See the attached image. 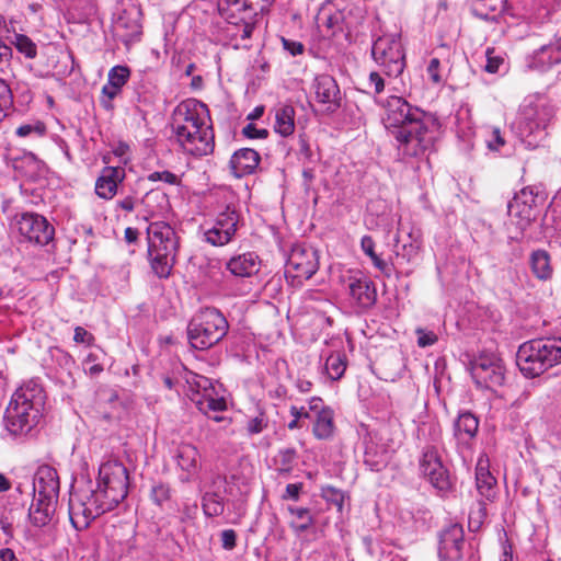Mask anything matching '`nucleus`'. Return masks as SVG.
Segmentation results:
<instances>
[{
    "instance_id": "36",
    "label": "nucleus",
    "mask_w": 561,
    "mask_h": 561,
    "mask_svg": "<svg viewBox=\"0 0 561 561\" xmlns=\"http://www.w3.org/2000/svg\"><path fill=\"white\" fill-rule=\"evenodd\" d=\"M324 369L331 380L341 379L346 369L345 354L342 352L331 353L325 359Z\"/></svg>"
},
{
    "instance_id": "38",
    "label": "nucleus",
    "mask_w": 561,
    "mask_h": 561,
    "mask_svg": "<svg viewBox=\"0 0 561 561\" xmlns=\"http://www.w3.org/2000/svg\"><path fill=\"white\" fill-rule=\"evenodd\" d=\"M202 507L206 516H219L225 510L224 499L216 492H206L203 496Z\"/></svg>"
},
{
    "instance_id": "10",
    "label": "nucleus",
    "mask_w": 561,
    "mask_h": 561,
    "mask_svg": "<svg viewBox=\"0 0 561 561\" xmlns=\"http://www.w3.org/2000/svg\"><path fill=\"white\" fill-rule=\"evenodd\" d=\"M186 383L191 391L190 398L197 409L214 421L220 422L222 417L216 414L211 415V413L222 412L227 409L222 385L194 373L187 374Z\"/></svg>"
},
{
    "instance_id": "24",
    "label": "nucleus",
    "mask_w": 561,
    "mask_h": 561,
    "mask_svg": "<svg viewBox=\"0 0 561 561\" xmlns=\"http://www.w3.org/2000/svg\"><path fill=\"white\" fill-rule=\"evenodd\" d=\"M225 266L232 276L249 278L260 271L261 260L254 252H244L231 256L226 261Z\"/></svg>"
},
{
    "instance_id": "30",
    "label": "nucleus",
    "mask_w": 561,
    "mask_h": 561,
    "mask_svg": "<svg viewBox=\"0 0 561 561\" xmlns=\"http://www.w3.org/2000/svg\"><path fill=\"white\" fill-rule=\"evenodd\" d=\"M508 215L512 222L515 224L523 232L535 220L537 210H534V208H530L527 205L511 201L508 203Z\"/></svg>"
},
{
    "instance_id": "7",
    "label": "nucleus",
    "mask_w": 561,
    "mask_h": 561,
    "mask_svg": "<svg viewBox=\"0 0 561 561\" xmlns=\"http://www.w3.org/2000/svg\"><path fill=\"white\" fill-rule=\"evenodd\" d=\"M516 364L528 378L537 377L549 368L561 364V336L530 340L522 344L516 354Z\"/></svg>"
},
{
    "instance_id": "54",
    "label": "nucleus",
    "mask_w": 561,
    "mask_h": 561,
    "mask_svg": "<svg viewBox=\"0 0 561 561\" xmlns=\"http://www.w3.org/2000/svg\"><path fill=\"white\" fill-rule=\"evenodd\" d=\"M84 370L90 376H96L103 371V366L96 363V357L93 354H89L83 362Z\"/></svg>"
},
{
    "instance_id": "21",
    "label": "nucleus",
    "mask_w": 561,
    "mask_h": 561,
    "mask_svg": "<svg viewBox=\"0 0 561 561\" xmlns=\"http://www.w3.org/2000/svg\"><path fill=\"white\" fill-rule=\"evenodd\" d=\"M479 428V420L469 411L459 413L454 422V437L459 451L469 449Z\"/></svg>"
},
{
    "instance_id": "44",
    "label": "nucleus",
    "mask_w": 561,
    "mask_h": 561,
    "mask_svg": "<svg viewBox=\"0 0 561 561\" xmlns=\"http://www.w3.org/2000/svg\"><path fill=\"white\" fill-rule=\"evenodd\" d=\"M13 106V94L10 85L0 79V113L7 116Z\"/></svg>"
},
{
    "instance_id": "51",
    "label": "nucleus",
    "mask_w": 561,
    "mask_h": 561,
    "mask_svg": "<svg viewBox=\"0 0 561 561\" xmlns=\"http://www.w3.org/2000/svg\"><path fill=\"white\" fill-rule=\"evenodd\" d=\"M267 426V420L263 414H260L259 416H255L253 419H250L248 421V432L250 434H259L263 432V430Z\"/></svg>"
},
{
    "instance_id": "42",
    "label": "nucleus",
    "mask_w": 561,
    "mask_h": 561,
    "mask_svg": "<svg viewBox=\"0 0 561 561\" xmlns=\"http://www.w3.org/2000/svg\"><path fill=\"white\" fill-rule=\"evenodd\" d=\"M130 77V70L126 66H115L110 69L107 82L119 90L127 83Z\"/></svg>"
},
{
    "instance_id": "59",
    "label": "nucleus",
    "mask_w": 561,
    "mask_h": 561,
    "mask_svg": "<svg viewBox=\"0 0 561 561\" xmlns=\"http://www.w3.org/2000/svg\"><path fill=\"white\" fill-rule=\"evenodd\" d=\"M503 58L501 57H493L491 56V51L488 50L486 53V64L484 66V69L490 73H495L499 71L500 66L503 64Z\"/></svg>"
},
{
    "instance_id": "33",
    "label": "nucleus",
    "mask_w": 561,
    "mask_h": 561,
    "mask_svg": "<svg viewBox=\"0 0 561 561\" xmlns=\"http://www.w3.org/2000/svg\"><path fill=\"white\" fill-rule=\"evenodd\" d=\"M218 9L220 14L233 24L243 21L248 16L245 13L249 11L245 0H219Z\"/></svg>"
},
{
    "instance_id": "20",
    "label": "nucleus",
    "mask_w": 561,
    "mask_h": 561,
    "mask_svg": "<svg viewBox=\"0 0 561 561\" xmlns=\"http://www.w3.org/2000/svg\"><path fill=\"white\" fill-rule=\"evenodd\" d=\"M463 529L458 524L447 527L440 535L438 553L442 561H458L462 558Z\"/></svg>"
},
{
    "instance_id": "19",
    "label": "nucleus",
    "mask_w": 561,
    "mask_h": 561,
    "mask_svg": "<svg viewBox=\"0 0 561 561\" xmlns=\"http://www.w3.org/2000/svg\"><path fill=\"white\" fill-rule=\"evenodd\" d=\"M309 410L313 412L312 433L314 437L321 440L330 439L335 430L333 410L327 407L319 397L309 400Z\"/></svg>"
},
{
    "instance_id": "12",
    "label": "nucleus",
    "mask_w": 561,
    "mask_h": 561,
    "mask_svg": "<svg viewBox=\"0 0 561 561\" xmlns=\"http://www.w3.org/2000/svg\"><path fill=\"white\" fill-rule=\"evenodd\" d=\"M319 268L318 253L312 247L295 244L287 257L285 278L291 287H300Z\"/></svg>"
},
{
    "instance_id": "48",
    "label": "nucleus",
    "mask_w": 561,
    "mask_h": 561,
    "mask_svg": "<svg viewBox=\"0 0 561 561\" xmlns=\"http://www.w3.org/2000/svg\"><path fill=\"white\" fill-rule=\"evenodd\" d=\"M148 180L150 182H162L169 185H179L181 182L176 174L168 170L154 171L148 175Z\"/></svg>"
},
{
    "instance_id": "63",
    "label": "nucleus",
    "mask_w": 561,
    "mask_h": 561,
    "mask_svg": "<svg viewBox=\"0 0 561 561\" xmlns=\"http://www.w3.org/2000/svg\"><path fill=\"white\" fill-rule=\"evenodd\" d=\"M284 48L288 50L293 56L300 55L304 51V45L299 42H291L283 38Z\"/></svg>"
},
{
    "instance_id": "35",
    "label": "nucleus",
    "mask_w": 561,
    "mask_h": 561,
    "mask_svg": "<svg viewBox=\"0 0 561 561\" xmlns=\"http://www.w3.org/2000/svg\"><path fill=\"white\" fill-rule=\"evenodd\" d=\"M376 243L370 236H364L360 240L362 251L371 260L373 265L385 276L390 277L391 266L383 261L375 251Z\"/></svg>"
},
{
    "instance_id": "31",
    "label": "nucleus",
    "mask_w": 561,
    "mask_h": 561,
    "mask_svg": "<svg viewBox=\"0 0 561 561\" xmlns=\"http://www.w3.org/2000/svg\"><path fill=\"white\" fill-rule=\"evenodd\" d=\"M506 0H472V13L486 21L495 20L499 13L504 9Z\"/></svg>"
},
{
    "instance_id": "6",
    "label": "nucleus",
    "mask_w": 561,
    "mask_h": 561,
    "mask_svg": "<svg viewBox=\"0 0 561 561\" xmlns=\"http://www.w3.org/2000/svg\"><path fill=\"white\" fill-rule=\"evenodd\" d=\"M59 477L55 468L43 465L33 478V501L28 511L31 523L44 527L53 518L59 495Z\"/></svg>"
},
{
    "instance_id": "49",
    "label": "nucleus",
    "mask_w": 561,
    "mask_h": 561,
    "mask_svg": "<svg viewBox=\"0 0 561 561\" xmlns=\"http://www.w3.org/2000/svg\"><path fill=\"white\" fill-rule=\"evenodd\" d=\"M415 334L417 335V345L420 347H427L434 345L438 337L433 331H427L423 328H416Z\"/></svg>"
},
{
    "instance_id": "60",
    "label": "nucleus",
    "mask_w": 561,
    "mask_h": 561,
    "mask_svg": "<svg viewBox=\"0 0 561 561\" xmlns=\"http://www.w3.org/2000/svg\"><path fill=\"white\" fill-rule=\"evenodd\" d=\"M302 489L301 483H289L286 486L285 494L283 495L284 500L290 499L297 501L299 499L300 491Z\"/></svg>"
},
{
    "instance_id": "5",
    "label": "nucleus",
    "mask_w": 561,
    "mask_h": 561,
    "mask_svg": "<svg viewBox=\"0 0 561 561\" xmlns=\"http://www.w3.org/2000/svg\"><path fill=\"white\" fill-rule=\"evenodd\" d=\"M553 116L554 108L545 98H527L512 123V130L527 149H535L546 138V129Z\"/></svg>"
},
{
    "instance_id": "4",
    "label": "nucleus",
    "mask_w": 561,
    "mask_h": 561,
    "mask_svg": "<svg viewBox=\"0 0 561 561\" xmlns=\"http://www.w3.org/2000/svg\"><path fill=\"white\" fill-rule=\"evenodd\" d=\"M44 399V390L36 380H28L15 390L3 417L10 435L23 436L36 426L42 416Z\"/></svg>"
},
{
    "instance_id": "22",
    "label": "nucleus",
    "mask_w": 561,
    "mask_h": 561,
    "mask_svg": "<svg viewBox=\"0 0 561 561\" xmlns=\"http://www.w3.org/2000/svg\"><path fill=\"white\" fill-rule=\"evenodd\" d=\"M316 100L325 105L327 111L334 112L340 107V89L336 81L329 75L316 78L313 83Z\"/></svg>"
},
{
    "instance_id": "8",
    "label": "nucleus",
    "mask_w": 561,
    "mask_h": 561,
    "mask_svg": "<svg viewBox=\"0 0 561 561\" xmlns=\"http://www.w3.org/2000/svg\"><path fill=\"white\" fill-rule=\"evenodd\" d=\"M147 238L152 271L160 278L169 277L179 249V238L174 229L164 221L151 222L147 227Z\"/></svg>"
},
{
    "instance_id": "14",
    "label": "nucleus",
    "mask_w": 561,
    "mask_h": 561,
    "mask_svg": "<svg viewBox=\"0 0 561 561\" xmlns=\"http://www.w3.org/2000/svg\"><path fill=\"white\" fill-rule=\"evenodd\" d=\"M20 234L31 243L44 247L54 240L55 228L46 217L36 213H23L16 217Z\"/></svg>"
},
{
    "instance_id": "37",
    "label": "nucleus",
    "mask_w": 561,
    "mask_h": 561,
    "mask_svg": "<svg viewBox=\"0 0 561 561\" xmlns=\"http://www.w3.org/2000/svg\"><path fill=\"white\" fill-rule=\"evenodd\" d=\"M288 512L294 517L290 527L298 535L306 531L313 524V517L308 508L288 506Z\"/></svg>"
},
{
    "instance_id": "27",
    "label": "nucleus",
    "mask_w": 561,
    "mask_h": 561,
    "mask_svg": "<svg viewBox=\"0 0 561 561\" xmlns=\"http://www.w3.org/2000/svg\"><path fill=\"white\" fill-rule=\"evenodd\" d=\"M295 108L287 103H279L274 107V130L282 137H288L295 131Z\"/></svg>"
},
{
    "instance_id": "58",
    "label": "nucleus",
    "mask_w": 561,
    "mask_h": 561,
    "mask_svg": "<svg viewBox=\"0 0 561 561\" xmlns=\"http://www.w3.org/2000/svg\"><path fill=\"white\" fill-rule=\"evenodd\" d=\"M439 64L440 62L437 58H433L427 66V75L434 83H439L442 81V77L439 75Z\"/></svg>"
},
{
    "instance_id": "52",
    "label": "nucleus",
    "mask_w": 561,
    "mask_h": 561,
    "mask_svg": "<svg viewBox=\"0 0 561 561\" xmlns=\"http://www.w3.org/2000/svg\"><path fill=\"white\" fill-rule=\"evenodd\" d=\"M368 87L374 90L376 94H380L385 90V80L377 71H371L368 76Z\"/></svg>"
},
{
    "instance_id": "57",
    "label": "nucleus",
    "mask_w": 561,
    "mask_h": 561,
    "mask_svg": "<svg viewBox=\"0 0 561 561\" xmlns=\"http://www.w3.org/2000/svg\"><path fill=\"white\" fill-rule=\"evenodd\" d=\"M486 142H488V148L490 150L497 151V150H500L501 147L504 146L505 140L502 137L500 129L499 128H494L492 130L491 138L488 139Z\"/></svg>"
},
{
    "instance_id": "50",
    "label": "nucleus",
    "mask_w": 561,
    "mask_h": 561,
    "mask_svg": "<svg viewBox=\"0 0 561 561\" xmlns=\"http://www.w3.org/2000/svg\"><path fill=\"white\" fill-rule=\"evenodd\" d=\"M12 55L13 53L11 46L7 45L0 37V72H5V70L10 67Z\"/></svg>"
},
{
    "instance_id": "26",
    "label": "nucleus",
    "mask_w": 561,
    "mask_h": 561,
    "mask_svg": "<svg viewBox=\"0 0 561 561\" xmlns=\"http://www.w3.org/2000/svg\"><path fill=\"white\" fill-rule=\"evenodd\" d=\"M125 171L122 168L106 167L102 170L95 183V193L104 199H111L117 190V184L124 179Z\"/></svg>"
},
{
    "instance_id": "17",
    "label": "nucleus",
    "mask_w": 561,
    "mask_h": 561,
    "mask_svg": "<svg viewBox=\"0 0 561 561\" xmlns=\"http://www.w3.org/2000/svg\"><path fill=\"white\" fill-rule=\"evenodd\" d=\"M526 65L529 69L539 72H547L554 70L561 72V35H556L554 38L547 45L541 46L535 50L526 59Z\"/></svg>"
},
{
    "instance_id": "55",
    "label": "nucleus",
    "mask_w": 561,
    "mask_h": 561,
    "mask_svg": "<svg viewBox=\"0 0 561 561\" xmlns=\"http://www.w3.org/2000/svg\"><path fill=\"white\" fill-rule=\"evenodd\" d=\"M243 135L251 139H264L268 135V130L265 128H256L253 124H248L243 127Z\"/></svg>"
},
{
    "instance_id": "32",
    "label": "nucleus",
    "mask_w": 561,
    "mask_h": 561,
    "mask_svg": "<svg viewBox=\"0 0 561 561\" xmlns=\"http://www.w3.org/2000/svg\"><path fill=\"white\" fill-rule=\"evenodd\" d=\"M199 453L192 444H182L178 447L175 459L179 467L187 473H193L197 470Z\"/></svg>"
},
{
    "instance_id": "1",
    "label": "nucleus",
    "mask_w": 561,
    "mask_h": 561,
    "mask_svg": "<svg viewBox=\"0 0 561 561\" xmlns=\"http://www.w3.org/2000/svg\"><path fill=\"white\" fill-rule=\"evenodd\" d=\"M129 477L117 460L103 462L99 468L95 488L90 480L72 486L69 497V518L77 530H83L102 514L114 510L128 493Z\"/></svg>"
},
{
    "instance_id": "47",
    "label": "nucleus",
    "mask_w": 561,
    "mask_h": 561,
    "mask_svg": "<svg viewBox=\"0 0 561 561\" xmlns=\"http://www.w3.org/2000/svg\"><path fill=\"white\" fill-rule=\"evenodd\" d=\"M485 517H486L485 504H484V502L479 501L478 505H477V510L471 511L469 514V527L472 530L479 529Z\"/></svg>"
},
{
    "instance_id": "18",
    "label": "nucleus",
    "mask_w": 561,
    "mask_h": 561,
    "mask_svg": "<svg viewBox=\"0 0 561 561\" xmlns=\"http://www.w3.org/2000/svg\"><path fill=\"white\" fill-rule=\"evenodd\" d=\"M364 463L375 472L387 467L391 458V448L378 432H369L364 439Z\"/></svg>"
},
{
    "instance_id": "25",
    "label": "nucleus",
    "mask_w": 561,
    "mask_h": 561,
    "mask_svg": "<svg viewBox=\"0 0 561 561\" xmlns=\"http://www.w3.org/2000/svg\"><path fill=\"white\" fill-rule=\"evenodd\" d=\"M260 161L261 157L257 151L251 148H242L231 156L229 163L233 175L241 178L252 174L259 167Z\"/></svg>"
},
{
    "instance_id": "53",
    "label": "nucleus",
    "mask_w": 561,
    "mask_h": 561,
    "mask_svg": "<svg viewBox=\"0 0 561 561\" xmlns=\"http://www.w3.org/2000/svg\"><path fill=\"white\" fill-rule=\"evenodd\" d=\"M220 540L225 550H232L236 547L237 534L233 529H225L220 534Z\"/></svg>"
},
{
    "instance_id": "3",
    "label": "nucleus",
    "mask_w": 561,
    "mask_h": 561,
    "mask_svg": "<svg viewBox=\"0 0 561 561\" xmlns=\"http://www.w3.org/2000/svg\"><path fill=\"white\" fill-rule=\"evenodd\" d=\"M172 129L185 152L196 157L213 152L214 134L205 104L196 100L181 102L173 112Z\"/></svg>"
},
{
    "instance_id": "43",
    "label": "nucleus",
    "mask_w": 561,
    "mask_h": 561,
    "mask_svg": "<svg viewBox=\"0 0 561 561\" xmlns=\"http://www.w3.org/2000/svg\"><path fill=\"white\" fill-rule=\"evenodd\" d=\"M46 133V126L42 122H33L19 126L15 130V135L25 138L28 136L43 137Z\"/></svg>"
},
{
    "instance_id": "39",
    "label": "nucleus",
    "mask_w": 561,
    "mask_h": 561,
    "mask_svg": "<svg viewBox=\"0 0 561 561\" xmlns=\"http://www.w3.org/2000/svg\"><path fill=\"white\" fill-rule=\"evenodd\" d=\"M11 44L19 53L23 54L28 59H33L37 56L36 44L24 34H14Z\"/></svg>"
},
{
    "instance_id": "56",
    "label": "nucleus",
    "mask_w": 561,
    "mask_h": 561,
    "mask_svg": "<svg viewBox=\"0 0 561 561\" xmlns=\"http://www.w3.org/2000/svg\"><path fill=\"white\" fill-rule=\"evenodd\" d=\"M73 341L79 344L91 345L94 336L82 327L75 328Z\"/></svg>"
},
{
    "instance_id": "11",
    "label": "nucleus",
    "mask_w": 561,
    "mask_h": 561,
    "mask_svg": "<svg viewBox=\"0 0 561 561\" xmlns=\"http://www.w3.org/2000/svg\"><path fill=\"white\" fill-rule=\"evenodd\" d=\"M371 56L388 77H398L405 68V55L399 35L379 36L373 44Z\"/></svg>"
},
{
    "instance_id": "13",
    "label": "nucleus",
    "mask_w": 561,
    "mask_h": 561,
    "mask_svg": "<svg viewBox=\"0 0 561 561\" xmlns=\"http://www.w3.org/2000/svg\"><path fill=\"white\" fill-rule=\"evenodd\" d=\"M471 377L477 387L494 389L504 382V366L495 355L482 354L471 362Z\"/></svg>"
},
{
    "instance_id": "62",
    "label": "nucleus",
    "mask_w": 561,
    "mask_h": 561,
    "mask_svg": "<svg viewBox=\"0 0 561 561\" xmlns=\"http://www.w3.org/2000/svg\"><path fill=\"white\" fill-rule=\"evenodd\" d=\"M290 414L294 417L298 419L299 421H300V419H309V420L313 419V412H311L309 410V408L306 409L305 407L298 408V407L293 405L290 408Z\"/></svg>"
},
{
    "instance_id": "28",
    "label": "nucleus",
    "mask_w": 561,
    "mask_h": 561,
    "mask_svg": "<svg viewBox=\"0 0 561 561\" xmlns=\"http://www.w3.org/2000/svg\"><path fill=\"white\" fill-rule=\"evenodd\" d=\"M529 266L533 275L539 280H548L552 277L553 268L550 254L546 250H535L529 255Z\"/></svg>"
},
{
    "instance_id": "23",
    "label": "nucleus",
    "mask_w": 561,
    "mask_h": 561,
    "mask_svg": "<svg viewBox=\"0 0 561 561\" xmlns=\"http://www.w3.org/2000/svg\"><path fill=\"white\" fill-rule=\"evenodd\" d=\"M347 288L350 297L359 308L367 309L375 305L376 287L367 277H350Z\"/></svg>"
},
{
    "instance_id": "40",
    "label": "nucleus",
    "mask_w": 561,
    "mask_h": 561,
    "mask_svg": "<svg viewBox=\"0 0 561 561\" xmlns=\"http://www.w3.org/2000/svg\"><path fill=\"white\" fill-rule=\"evenodd\" d=\"M321 496L330 504L334 505L339 513H343L346 494L334 486L327 485L321 489Z\"/></svg>"
},
{
    "instance_id": "15",
    "label": "nucleus",
    "mask_w": 561,
    "mask_h": 561,
    "mask_svg": "<svg viewBox=\"0 0 561 561\" xmlns=\"http://www.w3.org/2000/svg\"><path fill=\"white\" fill-rule=\"evenodd\" d=\"M240 224V214L234 207L227 206L216 216L211 227L204 230L206 242L215 247L228 244L233 239Z\"/></svg>"
},
{
    "instance_id": "16",
    "label": "nucleus",
    "mask_w": 561,
    "mask_h": 561,
    "mask_svg": "<svg viewBox=\"0 0 561 561\" xmlns=\"http://www.w3.org/2000/svg\"><path fill=\"white\" fill-rule=\"evenodd\" d=\"M420 471L434 488L440 491L449 489L450 481L448 471L444 467L435 447L427 446L423 449L420 458Z\"/></svg>"
},
{
    "instance_id": "34",
    "label": "nucleus",
    "mask_w": 561,
    "mask_h": 561,
    "mask_svg": "<svg viewBox=\"0 0 561 561\" xmlns=\"http://www.w3.org/2000/svg\"><path fill=\"white\" fill-rule=\"evenodd\" d=\"M297 451L295 448H282L273 458L275 470L282 476H289L297 463Z\"/></svg>"
},
{
    "instance_id": "64",
    "label": "nucleus",
    "mask_w": 561,
    "mask_h": 561,
    "mask_svg": "<svg viewBox=\"0 0 561 561\" xmlns=\"http://www.w3.org/2000/svg\"><path fill=\"white\" fill-rule=\"evenodd\" d=\"M0 561H18V558L10 548H2L0 549Z\"/></svg>"
},
{
    "instance_id": "46",
    "label": "nucleus",
    "mask_w": 561,
    "mask_h": 561,
    "mask_svg": "<svg viewBox=\"0 0 561 561\" xmlns=\"http://www.w3.org/2000/svg\"><path fill=\"white\" fill-rule=\"evenodd\" d=\"M512 201L527 205L528 207L534 208V210H537V194L533 187H524Z\"/></svg>"
},
{
    "instance_id": "45",
    "label": "nucleus",
    "mask_w": 561,
    "mask_h": 561,
    "mask_svg": "<svg viewBox=\"0 0 561 561\" xmlns=\"http://www.w3.org/2000/svg\"><path fill=\"white\" fill-rule=\"evenodd\" d=\"M122 90L106 82L101 91L100 103L101 105L110 111L113 110V100L121 93Z\"/></svg>"
},
{
    "instance_id": "29",
    "label": "nucleus",
    "mask_w": 561,
    "mask_h": 561,
    "mask_svg": "<svg viewBox=\"0 0 561 561\" xmlns=\"http://www.w3.org/2000/svg\"><path fill=\"white\" fill-rule=\"evenodd\" d=\"M476 485L477 490L482 497L491 501L495 496L496 480L491 474L488 466L480 460L476 468Z\"/></svg>"
},
{
    "instance_id": "9",
    "label": "nucleus",
    "mask_w": 561,
    "mask_h": 561,
    "mask_svg": "<svg viewBox=\"0 0 561 561\" xmlns=\"http://www.w3.org/2000/svg\"><path fill=\"white\" fill-rule=\"evenodd\" d=\"M229 324L216 308L201 310L187 325V339L196 350H207L220 342L227 334Z\"/></svg>"
},
{
    "instance_id": "41",
    "label": "nucleus",
    "mask_w": 561,
    "mask_h": 561,
    "mask_svg": "<svg viewBox=\"0 0 561 561\" xmlns=\"http://www.w3.org/2000/svg\"><path fill=\"white\" fill-rule=\"evenodd\" d=\"M171 496V488L168 483L158 482L151 486L150 497L156 505L163 507L170 503Z\"/></svg>"
},
{
    "instance_id": "2",
    "label": "nucleus",
    "mask_w": 561,
    "mask_h": 561,
    "mask_svg": "<svg viewBox=\"0 0 561 561\" xmlns=\"http://www.w3.org/2000/svg\"><path fill=\"white\" fill-rule=\"evenodd\" d=\"M378 104L383 110L382 124L394 139L401 159L421 158L432 150L438 126L431 114L398 95H390Z\"/></svg>"
},
{
    "instance_id": "61",
    "label": "nucleus",
    "mask_w": 561,
    "mask_h": 561,
    "mask_svg": "<svg viewBox=\"0 0 561 561\" xmlns=\"http://www.w3.org/2000/svg\"><path fill=\"white\" fill-rule=\"evenodd\" d=\"M245 3L248 7V10L250 12L255 13L256 10H260L261 12L266 10L271 5L272 0H245Z\"/></svg>"
}]
</instances>
